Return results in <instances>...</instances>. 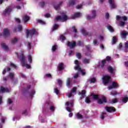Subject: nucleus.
I'll list each match as a JSON object with an SVG mask.
<instances>
[{"label":"nucleus","instance_id":"obj_1","mask_svg":"<svg viewBox=\"0 0 128 128\" xmlns=\"http://www.w3.org/2000/svg\"><path fill=\"white\" fill-rule=\"evenodd\" d=\"M17 57L18 58H20V62L22 64V66H26V68H30V65L28 64H26V56L24 54V53H21L20 54V57H18V52H16Z\"/></svg>","mask_w":128,"mask_h":128},{"label":"nucleus","instance_id":"obj_2","mask_svg":"<svg viewBox=\"0 0 128 128\" xmlns=\"http://www.w3.org/2000/svg\"><path fill=\"white\" fill-rule=\"evenodd\" d=\"M92 98L94 100H98V102L99 104H102L104 103L106 104V102H108L106 98L104 96H102V99L100 98V96L98 94H93Z\"/></svg>","mask_w":128,"mask_h":128},{"label":"nucleus","instance_id":"obj_3","mask_svg":"<svg viewBox=\"0 0 128 128\" xmlns=\"http://www.w3.org/2000/svg\"><path fill=\"white\" fill-rule=\"evenodd\" d=\"M68 18V16L66 13H63L62 15L56 16L54 19V22H56L60 20V22H66Z\"/></svg>","mask_w":128,"mask_h":128},{"label":"nucleus","instance_id":"obj_4","mask_svg":"<svg viewBox=\"0 0 128 128\" xmlns=\"http://www.w3.org/2000/svg\"><path fill=\"white\" fill-rule=\"evenodd\" d=\"M78 60H75L74 64L76 66L74 67V70H78V72H80L82 76H86V72H84V70L80 68V63Z\"/></svg>","mask_w":128,"mask_h":128},{"label":"nucleus","instance_id":"obj_5","mask_svg":"<svg viewBox=\"0 0 128 128\" xmlns=\"http://www.w3.org/2000/svg\"><path fill=\"white\" fill-rule=\"evenodd\" d=\"M103 84H108L112 82V77L108 75L103 76L102 78Z\"/></svg>","mask_w":128,"mask_h":128},{"label":"nucleus","instance_id":"obj_6","mask_svg":"<svg viewBox=\"0 0 128 128\" xmlns=\"http://www.w3.org/2000/svg\"><path fill=\"white\" fill-rule=\"evenodd\" d=\"M36 34V29L33 28L30 30H28L26 32V38H31Z\"/></svg>","mask_w":128,"mask_h":128},{"label":"nucleus","instance_id":"obj_7","mask_svg":"<svg viewBox=\"0 0 128 128\" xmlns=\"http://www.w3.org/2000/svg\"><path fill=\"white\" fill-rule=\"evenodd\" d=\"M104 110H106V111L108 112H116V108L114 106H105L104 107Z\"/></svg>","mask_w":128,"mask_h":128},{"label":"nucleus","instance_id":"obj_8","mask_svg":"<svg viewBox=\"0 0 128 128\" xmlns=\"http://www.w3.org/2000/svg\"><path fill=\"white\" fill-rule=\"evenodd\" d=\"M118 86L119 85L118 82H113L112 84V85L108 86V90H112V88H118Z\"/></svg>","mask_w":128,"mask_h":128},{"label":"nucleus","instance_id":"obj_9","mask_svg":"<svg viewBox=\"0 0 128 128\" xmlns=\"http://www.w3.org/2000/svg\"><path fill=\"white\" fill-rule=\"evenodd\" d=\"M92 16H86V20H90L92 18H96V10H92Z\"/></svg>","mask_w":128,"mask_h":128},{"label":"nucleus","instance_id":"obj_10","mask_svg":"<svg viewBox=\"0 0 128 128\" xmlns=\"http://www.w3.org/2000/svg\"><path fill=\"white\" fill-rule=\"evenodd\" d=\"M10 30L8 28H6L4 29L3 32L2 36L4 38H6L8 36H10Z\"/></svg>","mask_w":128,"mask_h":128},{"label":"nucleus","instance_id":"obj_11","mask_svg":"<svg viewBox=\"0 0 128 128\" xmlns=\"http://www.w3.org/2000/svg\"><path fill=\"white\" fill-rule=\"evenodd\" d=\"M76 42L74 41L68 42L67 43V46H68L70 49L76 48Z\"/></svg>","mask_w":128,"mask_h":128},{"label":"nucleus","instance_id":"obj_12","mask_svg":"<svg viewBox=\"0 0 128 128\" xmlns=\"http://www.w3.org/2000/svg\"><path fill=\"white\" fill-rule=\"evenodd\" d=\"M108 2L110 4L111 8H116V3L114 2V0H108Z\"/></svg>","mask_w":128,"mask_h":128},{"label":"nucleus","instance_id":"obj_13","mask_svg":"<svg viewBox=\"0 0 128 128\" xmlns=\"http://www.w3.org/2000/svg\"><path fill=\"white\" fill-rule=\"evenodd\" d=\"M58 72H62L64 70V64L62 62H60L58 64Z\"/></svg>","mask_w":128,"mask_h":128},{"label":"nucleus","instance_id":"obj_14","mask_svg":"<svg viewBox=\"0 0 128 128\" xmlns=\"http://www.w3.org/2000/svg\"><path fill=\"white\" fill-rule=\"evenodd\" d=\"M12 8L8 6L4 11L3 14H10V12H12Z\"/></svg>","mask_w":128,"mask_h":128},{"label":"nucleus","instance_id":"obj_15","mask_svg":"<svg viewBox=\"0 0 128 128\" xmlns=\"http://www.w3.org/2000/svg\"><path fill=\"white\" fill-rule=\"evenodd\" d=\"M82 32L83 36H92V32H86L84 29L82 30Z\"/></svg>","mask_w":128,"mask_h":128},{"label":"nucleus","instance_id":"obj_16","mask_svg":"<svg viewBox=\"0 0 128 128\" xmlns=\"http://www.w3.org/2000/svg\"><path fill=\"white\" fill-rule=\"evenodd\" d=\"M62 1L60 2L58 4H54V8L56 10H60V6H62Z\"/></svg>","mask_w":128,"mask_h":128},{"label":"nucleus","instance_id":"obj_17","mask_svg":"<svg viewBox=\"0 0 128 128\" xmlns=\"http://www.w3.org/2000/svg\"><path fill=\"white\" fill-rule=\"evenodd\" d=\"M10 92L8 88H4L2 86L0 87V92L4 94V92Z\"/></svg>","mask_w":128,"mask_h":128},{"label":"nucleus","instance_id":"obj_18","mask_svg":"<svg viewBox=\"0 0 128 128\" xmlns=\"http://www.w3.org/2000/svg\"><path fill=\"white\" fill-rule=\"evenodd\" d=\"M128 34V32L126 31H122L120 32V36L123 38H126V36Z\"/></svg>","mask_w":128,"mask_h":128},{"label":"nucleus","instance_id":"obj_19","mask_svg":"<svg viewBox=\"0 0 128 128\" xmlns=\"http://www.w3.org/2000/svg\"><path fill=\"white\" fill-rule=\"evenodd\" d=\"M30 16H28L27 15H24L22 18V20H23L24 22H28V20H30Z\"/></svg>","mask_w":128,"mask_h":128},{"label":"nucleus","instance_id":"obj_20","mask_svg":"<svg viewBox=\"0 0 128 128\" xmlns=\"http://www.w3.org/2000/svg\"><path fill=\"white\" fill-rule=\"evenodd\" d=\"M72 80H70V78H67L66 80V86H72Z\"/></svg>","mask_w":128,"mask_h":128},{"label":"nucleus","instance_id":"obj_21","mask_svg":"<svg viewBox=\"0 0 128 128\" xmlns=\"http://www.w3.org/2000/svg\"><path fill=\"white\" fill-rule=\"evenodd\" d=\"M80 13L79 12H76L74 14L73 16H72V19L74 20L76 18H80Z\"/></svg>","mask_w":128,"mask_h":128},{"label":"nucleus","instance_id":"obj_22","mask_svg":"<svg viewBox=\"0 0 128 128\" xmlns=\"http://www.w3.org/2000/svg\"><path fill=\"white\" fill-rule=\"evenodd\" d=\"M108 70L110 74H114V70L112 67V66H108Z\"/></svg>","mask_w":128,"mask_h":128},{"label":"nucleus","instance_id":"obj_23","mask_svg":"<svg viewBox=\"0 0 128 128\" xmlns=\"http://www.w3.org/2000/svg\"><path fill=\"white\" fill-rule=\"evenodd\" d=\"M1 46L5 50H8V47L5 44V43H2Z\"/></svg>","mask_w":128,"mask_h":128},{"label":"nucleus","instance_id":"obj_24","mask_svg":"<svg viewBox=\"0 0 128 128\" xmlns=\"http://www.w3.org/2000/svg\"><path fill=\"white\" fill-rule=\"evenodd\" d=\"M110 94L111 96H116V95H120V92H118L117 91L115 90L113 92H110Z\"/></svg>","mask_w":128,"mask_h":128},{"label":"nucleus","instance_id":"obj_25","mask_svg":"<svg viewBox=\"0 0 128 128\" xmlns=\"http://www.w3.org/2000/svg\"><path fill=\"white\" fill-rule=\"evenodd\" d=\"M116 42H118V38L116 36H113L112 38V44H116Z\"/></svg>","mask_w":128,"mask_h":128},{"label":"nucleus","instance_id":"obj_26","mask_svg":"<svg viewBox=\"0 0 128 128\" xmlns=\"http://www.w3.org/2000/svg\"><path fill=\"white\" fill-rule=\"evenodd\" d=\"M76 118H78V120H82L84 118V116L79 112L76 114Z\"/></svg>","mask_w":128,"mask_h":128},{"label":"nucleus","instance_id":"obj_27","mask_svg":"<svg viewBox=\"0 0 128 128\" xmlns=\"http://www.w3.org/2000/svg\"><path fill=\"white\" fill-rule=\"evenodd\" d=\"M82 62L83 64H90V59H88L86 58H84L82 60Z\"/></svg>","mask_w":128,"mask_h":128},{"label":"nucleus","instance_id":"obj_28","mask_svg":"<svg viewBox=\"0 0 128 128\" xmlns=\"http://www.w3.org/2000/svg\"><path fill=\"white\" fill-rule=\"evenodd\" d=\"M58 28V24H54L52 26V32H54V30H56Z\"/></svg>","mask_w":128,"mask_h":128},{"label":"nucleus","instance_id":"obj_29","mask_svg":"<svg viewBox=\"0 0 128 128\" xmlns=\"http://www.w3.org/2000/svg\"><path fill=\"white\" fill-rule=\"evenodd\" d=\"M122 102L124 104H126V102H128V96H124V98L122 99Z\"/></svg>","mask_w":128,"mask_h":128},{"label":"nucleus","instance_id":"obj_30","mask_svg":"<svg viewBox=\"0 0 128 128\" xmlns=\"http://www.w3.org/2000/svg\"><path fill=\"white\" fill-rule=\"evenodd\" d=\"M35 94H36V91L34 90H32L29 92V96H31V98H32L34 96V95Z\"/></svg>","mask_w":128,"mask_h":128},{"label":"nucleus","instance_id":"obj_31","mask_svg":"<svg viewBox=\"0 0 128 128\" xmlns=\"http://www.w3.org/2000/svg\"><path fill=\"white\" fill-rule=\"evenodd\" d=\"M70 104L71 108H72V106H74V100L71 101L70 103V102H68L66 104V106H70Z\"/></svg>","mask_w":128,"mask_h":128},{"label":"nucleus","instance_id":"obj_32","mask_svg":"<svg viewBox=\"0 0 128 128\" xmlns=\"http://www.w3.org/2000/svg\"><path fill=\"white\" fill-rule=\"evenodd\" d=\"M107 28L111 32H114V28H112V26H108Z\"/></svg>","mask_w":128,"mask_h":128},{"label":"nucleus","instance_id":"obj_33","mask_svg":"<svg viewBox=\"0 0 128 128\" xmlns=\"http://www.w3.org/2000/svg\"><path fill=\"white\" fill-rule=\"evenodd\" d=\"M76 4V0H71L69 1V6H74Z\"/></svg>","mask_w":128,"mask_h":128},{"label":"nucleus","instance_id":"obj_34","mask_svg":"<svg viewBox=\"0 0 128 128\" xmlns=\"http://www.w3.org/2000/svg\"><path fill=\"white\" fill-rule=\"evenodd\" d=\"M18 38H14V39H12L11 40V42L12 44H14L16 42H18Z\"/></svg>","mask_w":128,"mask_h":128},{"label":"nucleus","instance_id":"obj_35","mask_svg":"<svg viewBox=\"0 0 128 128\" xmlns=\"http://www.w3.org/2000/svg\"><path fill=\"white\" fill-rule=\"evenodd\" d=\"M76 87H74L70 91L71 94H76Z\"/></svg>","mask_w":128,"mask_h":128},{"label":"nucleus","instance_id":"obj_36","mask_svg":"<svg viewBox=\"0 0 128 128\" xmlns=\"http://www.w3.org/2000/svg\"><path fill=\"white\" fill-rule=\"evenodd\" d=\"M28 61L30 64H32V57L31 55L28 56Z\"/></svg>","mask_w":128,"mask_h":128},{"label":"nucleus","instance_id":"obj_37","mask_svg":"<svg viewBox=\"0 0 128 128\" xmlns=\"http://www.w3.org/2000/svg\"><path fill=\"white\" fill-rule=\"evenodd\" d=\"M18 32H22V26L21 24H19L18 26Z\"/></svg>","mask_w":128,"mask_h":128},{"label":"nucleus","instance_id":"obj_38","mask_svg":"<svg viewBox=\"0 0 128 128\" xmlns=\"http://www.w3.org/2000/svg\"><path fill=\"white\" fill-rule=\"evenodd\" d=\"M39 5L40 6H41V8H44V6H46V2H40Z\"/></svg>","mask_w":128,"mask_h":128},{"label":"nucleus","instance_id":"obj_39","mask_svg":"<svg viewBox=\"0 0 128 128\" xmlns=\"http://www.w3.org/2000/svg\"><path fill=\"white\" fill-rule=\"evenodd\" d=\"M82 96V98H86V90H82L80 93Z\"/></svg>","mask_w":128,"mask_h":128},{"label":"nucleus","instance_id":"obj_40","mask_svg":"<svg viewBox=\"0 0 128 128\" xmlns=\"http://www.w3.org/2000/svg\"><path fill=\"white\" fill-rule=\"evenodd\" d=\"M37 22H38V24H45L46 22L42 20H37Z\"/></svg>","mask_w":128,"mask_h":128},{"label":"nucleus","instance_id":"obj_41","mask_svg":"<svg viewBox=\"0 0 128 128\" xmlns=\"http://www.w3.org/2000/svg\"><path fill=\"white\" fill-rule=\"evenodd\" d=\"M76 56L78 58L80 59L82 58V54L80 52H76Z\"/></svg>","mask_w":128,"mask_h":128},{"label":"nucleus","instance_id":"obj_42","mask_svg":"<svg viewBox=\"0 0 128 128\" xmlns=\"http://www.w3.org/2000/svg\"><path fill=\"white\" fill-rule=\"evenodd\" d=\"M56 48H58V45L54 44L52 46V52H56Z\"/></svg>","mask_w":128,"mask_h":128},{"label":"nucleus","instance_id":"obj_43","mask_svg":"<svg viewBox=\"0 0 128 128\" xmlns=\"http://www.w3.org/2000/svg\"><path fill=\"white\" fill-rule=\"evenodd\" d=\"M84 44V43L80 41H78L76 44V46H82Z\"/></svg>","mask_w":128,"mask_h":128},{"label":"nucleus","instance_id":"obj_44","mask_svg":"<svg viewBox=\"0 0 128 128\" xmlns=\"http://www.w3.org/2000/svg\"><path fill=\"white\" fill-rule=\"evenodd\" d=\"M72 30L75 34H78V30H76V28L75 26H72Z\"/></svg>","mask_w":128,"mask_h":128},{"label":"nucleus","instance_id":"obj_45","mask_svg":"<svg viewBox=\"0 0 128 128\" xmlns=\"http://www.w3.org/2000/svg\"><path fill=\"white\" fill-rule=\"evenodd\" d=\"M14 73L10 72L9 74V76L11 80H14Z\"/></svg>","mask_w":128,"mask_h":128},{"label":"nucleus","instance_id":"obj_46","mask_svg":"<svg viewBox=\"0 0 128 128\" xmlns=\"http://www.w3.org/2000/svg\"><path fill=\"white\" fill-rule=\"evenodd\" d=\"M58 85L60 86H62V81L60 79H58Z\"/></svg>","mask_w":128,"mask_h":128},{"label":"nucleus","instance_id":"obj_47","mask_svg":"<svg viewBox=\"0 0 128 128\" xmlns=\"http://www.w3.org/2000/svg\"><path fill=\"white\" fill-rule=\"evenodd\" d=\"M15 22H16L17 24H20L22 22L20 19L19 18H15Z\"/></svg>","mask_w":128,"mask_h":128},{"label":"nucleus","instance_id":"obj_48","mask_svg":"<svg viewBox=\"0 0 128 128\" xmlns=\"http://www.w3.org/2000/svg\"><path fill=\"white\" fill-rule=\"evenodd\" d=\"M126 24V22H122V21H120V26H124Z\"/></svg>","mask_w":128,"mask_h":128},{"label":"nucleus","instance_id":"obj_49","mask_svg":"<svg viewBox=\"0 0 128 128\" xmlns=\"http://www.w3.org/2000/svg\"><path fill=\"white\" fill-rule=\"evenodd\" d=\"M86 102L87 104H90V98L86 97Z\"/></svg>","mask_w":128,"mask_h":128},{"label":"nucleus","instance_id":"obj_50","mask_svg":"<svg viewBox=\"0 0 128 128\" xmlns=\"http://www.w3.org/2000/svg\"><path fill=\"white\" fill-rule=\"evenodd\" d=\"M90 82V84H92V83L94 84V83L96 82V78H91Z\"/></svg>","mask_w":128,"mask_h":128},{"label":"nucleus","instance_id":"obj_51","mask_svg":"<svg viewBox=\"0 0 128 128\" xmlns=\"http://www.w3.org/2000/svg\"><path fill=\"white\" fill-rule=\"evenodd\" d=\"M106 114V112H102L100 116V118L102 120H104V115Z\"/></svg>","mask_w":128,"mask_h":128},{"label":"nucleus","instance_id":"obj_52","mask_svg":"<svg viewBox=\"0 0 128 128\" xmlns=\"http://www.w3.org/2000/svg\"><path fill=\"white\" fill-rule=\"evenodd\" d=\"M27 46L28 50H30V48H32V43L30 42H28Z\"/></svg>","mask_w":128,"mask_h":128},{"label":"nucleus","instance_id":"obj_53","mask_svg":"<svg viewBox=\"0 0 128 128\" xmlns=\"http://www.w3.org/2000/svg\"><path fill=\"white\" fill-rule=\"evenodd\" d=\"M10 66L11 68H16V66L13 63H10Z\"/></svg>","mask_w":128,"mask_h":128},{"label":"nucleus","instance_id":"obj_54","mask_svg":"<svg viewBox=\"0 0 128 128\" xmlns=\"http://www.w3.org/2000/svg\"><path fill=\"white\" fill-rule=\"evenodd\" d=\"M86 50H88V52H90V45H88L86 46Z\"/></svg>","mask_w":128,"mask_h":128},{"label":"nucleus","instance_id":"obj_55","mask_svg":"<svg viewBox=\"0 0 128 128\" xmlns=\"http://www.w3.org/2000/svg\"><path fill=\"white\" fill-rule=\"evenodd\" d=\"M54 90L56 94H60V90H58V88H55Z\"/></svg>","mask_w":128,"mask_h":128},{"label":"nucleus","instance_id":"obj_56","mask_svg":"<svg viewBox=\"0 0 128 128\" xmlns=\"http://www.w3.org/2000/svg\"><path fill=\"white\" fill-rule=\"evenodd\" d=\"M122 20H123L124 22L128 20V17L126 16H122Z\"/></svg>","mask_w":128,"mask_h":128},{"label":"nucleus","instance_id":"obj_57","mask_svg":"<svg viewBox=\"0 0 128 128\" xmlns=\"http://www.w3.org/2000/svg\"><path fill=\"white\" fill-rule=\"evenodd\" d=\"M116 20H122V16H118V15H117L116 16Z\"/></svg>","mask_w":128,"mask_h":128},{"label":"nucleus","instance_id":"obj_58","mask_svg":"<svg viewBox=\"0 0 128 128\" xmlns=\"http://www.w3.org/2000/svg\"><path fill=\"white\" fill-rule=\"evenodd\" d=\"M124 48H128V41H126L124 43Z\"/></svg>","mask_w":128,"mask_h":128},{"label":"nucleus","instance_id":"obj_59","mask_svg":"<svg viewBox=\"0 0 128 128\" xmlns=\"http://www.w3.org/2000/svg\"><path fill=\"white\" fill-rule=\"evenodd\" d=\"M110 60H112V58L110 56L106 57V60H107V62H110Z\"/></svg>","mask_w":128,"mask_h":128},{"label":"nucleus","instance_id":"obj_60","mask_svg":"<svg viewBox=\"0 0 128 128\" xmlns=\"http://www.w3.org/2000/svg\"><path fill=\"white\" fill-rule=\"evenodd\" d=\"M22 114H24V116H26L28 114V112L26 111V110H24Z\"/></svg>","mask_w":128,"mask_h":128},{"label":"nucleus","instance_id":"obj_61","mask_svg":"<svg viewBox=\"0 0 128 128\" xmlns=\"http://www.w3.org/2000/svg\"><path fill=\"white\" fill-rule=\"evenodd\" d=\"M118 102V99L115 98V99L112 100V104H116V102Z\"/></svg>","mask_w":128,"mask_h":128},{"label":"nucleus","instance_id":"obj_62","mask_svg":"<svg viewBox=\"0 0 128 128\" xmlns=\"http://www.w3.org/2000/svg\"><path fill=\"white\" fill-rule=\"evenodd\" d=\"M44 16L45 18H50V14H46L44 15Z\"/></svg>","mask_w":128,"mask_h":128},{"label":"nucleus","instance_id":"obj_63","mask_svg":"<svg viewBox=\"0 0 128 128\" xmlns=\"http://www.w3.org/2000/svg\"><path fill=\"white\" fill-rule=\"evenodd\" d=\"M66 110L69 112H72V110L70 108L69 106L66 107Z\"/></svg>","mask_w":128,"mask_h":128},{"label":"nucleus","instance_id":"obj_64","mask_svg":"<svg viewBox=\"0 0 128 128\" xmlns=\"http://www.w3.org/2000/svg\"><path fill=\"white\" fill-rule=\"evenodd\" d=\"M8 80V78L6 77H3V81L4 82H6V81Z\"/></svg>","mask_w":128,"mask_h":128}]
</instances>
